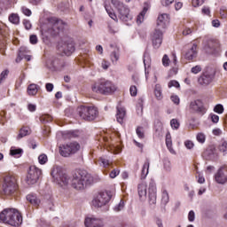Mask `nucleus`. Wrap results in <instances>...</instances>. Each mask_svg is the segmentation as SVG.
<instances>
[{"label": "nucleus", "instance_id": "nucleus-1", "mask_svg": "<svg viewBox=\"0 0 227 227\" xmlns=\"http://www.w3.org/2000/svg\"><path fill=\"white\" fill-rule=\"evenodd\" d=\"M51 175L53 178V182L60 187H67L70 184L73 189L76 191H82L86 189L87 185L93 184V177L86 171H77L70 178L67 173L64 172L63 168L59 166H54L51 169Z\"/></svg>", "mask_w": 227, "mask_h": 227}, {"label": "nucleus", "instance_id": "nucleus-2", "mask_svg": "<svg viewBox=\"0 0 227 227\" xmlns=\"http://www.w3.org/2000/svg\"><path fill=\"white\" fill-rule=\"evenodd\" d=\"M0 221L10 226H20L22 215L16 208H5L0 213Z\"/></svg>", "mask_w": 227, "mask_h": 227}, {"label": "nucleus", "instance_id": "nucleus-3", "mask_svg": "<svg viewBox=\"0 0 227 227\" xmlns=\"http://www.w3.org/2000/svg\"><path fill=\"white\" fill-rule=\"evenodd\" d=\"M116 85L106 79H98L91 84V90L93 93H98L99 95H113L116 91Z\"/></svg>", "mask_w": 227, "mask_h": 227}, {"label": "nucleus", "instance_id": "nucleus-4", "mask_svg": "<svg viewBox=\"0 0 227 227\" xmlns=\"http://www.w3.org/2000/svg\"><path fill=\"white\" fill-rule=\"evenodd\" d=\"M2 191L5 196H15L19 191V184L15 175L8 174L4 177Z\"/></svg>", "mask_w": 227, "mask_h": 227}, {"label": "nucleus", "instance_id": "nucleus-5", "mask_svg": "<svg viewBox=\"0 0 227 227\" xmlns=\"http://www.w3.org/2000/svg\"><path fill=\"white\" fill-rule=\"evenodd\" d=\"M113 198V192L106 191L98 193L92 200L91 204L95 208H103V212H109V202Z\"/></svg>", "mask_w": 227, "mask_h": 227}, {"label": "nucleus", "instance_id": "nucleus-6", "mask_svg": "<svg viewBox=\"0 0 227 227\" xmlns=\"http://www.w3.org/2000/svg\"><path fill=\"white\" fill-rule=\"evenodd\" d=\"M112 4L114 8L118 12L119 19L123 22H129V20H132V14H130V9L123 3L120 2V0H112Z\"/></svg>", "mask_w": 227, "mask_h": 227}, {"label": "nucleus", "instance_id": "nucleus-7", "mask_svg": "<svg viewBox=\"0 0 227 227\" xmlns=\"http://www.w3.org/2000/svg\"><path fill=\"white\" fill-rule=\"evenodd\" d=\"M59 51L65 56H71L75 51L74 39L68 35H64L59 43Z\"/></svg>", "mask_w": 227, "mask_h": 227}, {"label": "nucleus", "instance_id": "nucleus-8", "mask_svg": "<svg viewBox=\"0 0 227 227\" xmlns=\"http://www.w3.org/2000/svg\"><path fill=\"white\" fill-rule=\"evenodd\" d=\"M46 27L48 28L47 32L54 36L59 35V33L65 29V23H63V20H58L57 18H49Z\"/></svg>", "mask_w": 227, "mask_h": 227}, {"label": "nucleus", "instance_id": "nucleus-9", "mask_svg": "<svg viewBox=\"0 0 227 227\" xmlns=\"http://www.w3.org/2000/svg\"><path fill=\"white\" fill-rule=\"evenodd\" d=\"M79 116L86 121H91L98 115V110L94 106H80L77 109Z\"/></svg>", "mask_w": 227, "mask_h": 227}, {"label": "nucleus", "instance_id": "nucleus-10", "mask_svg": "<svg viewBox=\"0 0 227 227\" xmlns=\"http://www.w3.org/2000/svg\"><path fill=\"white\" fill-rule=\"evenodd\" d=\"M81 150V145L77 142H70L59 146V153L62 157H70Z\"/></svg>", "mask_w": 227, "mask_h": 227}, {"label": "nucleus", "instance_id": "nucleus-11", "mask_svg": "<svg viewBox=\"0 0 227 227\" xmlns=\"http://www.w3.org/2000/svg\"><path fill=\"white\" fill-rule=\"evenodd\" d=\"M40 176H42V169L36 168L35 165L30 166L27 176V184L28 185H35Z\"/></svg>", "mask_w": 227, "mask_h": 227}, {"label": "nucleus", "instance_id": "nucleus-12", "mask_svg": "<svg viewBox=\"0 0 227 227\" xmlns=\"http://www.w3.org/2000/svg\"><path fill=\"white\" fill-rule=\"evenodd\" d=\"M85 227H104V220L97 216H89L84 221Z\"/></svg>", "mask_w": 227, "mask_h": 227}, {"label": "nucleus", "instance_id": "nucleus-13", "mask_svg": "<svg viewBox=\"0 0 227 227\" xmlns=\"http://www.w3.org/2000/svg\"><path fill=\"white\" fill-rule=\"evenodd\" d=\"M148 196L150 203L155 205V202L157 201V185L153 180H151L149 183Z\"/></svg>", "mask_w": 227, "mask_h": 227}, {"label": "nucleus", "instance_id": "nucleus-14", "mask_svg": "<svg viewBox=\"0 0 227 227\" xmlns=\"http://www.w3.org/2000/svg\"><path fill=\"white\" fill-rule=\"evenodd\" d=\"M190 109L192 113H198L199 114H205L207 113L205 106H203V102L200 99L192 101L190 103Z\"/></svg>", "mask_w": 227, "mask_h": 227}, {"label": "nucleus", "instance_id": "nucleus-15", "mask_svg": "<svg viewBox=\"0 0 227 227\" xmlns=\"http://www.w3.org/2000/svg\"><path fill=\"white\" fill-rule=\"evenodd\" d=\"M152 42L154 49H159L162 45V31L156 28L152 34Z\"/></svg>", "mask_w": 227, "mask_h": 227}, {"label": "nucleus", "instance_id": "nucleus-16", "mask_svg": "<svg viewBox=\"0 0 227 227\" xmlns=\"http://www.w3.org/2000/svg\"><path fill=\"white\" fill-rule=\"evenodd\" d=\"M168 26H169V14H160L157 19V29H166Z\"/></svg>", "mask_w": 227, "mask_h": 227}, {"label": "nucleus", "instance_id": "nucleus-17", "mask_svg": "<svg viewBox=\"0 0 227 227\" xmlns=\"http://www.w3.org/2000/svg\"><path fill=\"white\" fill-rule=\"evenodd\" d=\"M137 193H138L139 199L142 201H145V200H146V196H148V185L146 184V183L142 182L138 184Z\"/></svg>", "mask_w": 227, "mask_h": 227}, {"label": "nucleus", "instance_id": "nucleus-18", "mask_svg": "<svg viewBox=\"0 0 227 227\" xmlns=\"http://www.w3.org/2000/svg\"><path fill=\"white\" fill-rule=\"evenodd\" d=\"M215 180L217 184H220L221 185H224V184H227V175L224 174V170L223 169V168H220L215 175Z\"/></svg>", "mask_w": 227, "mask_h": 227}, {"label": "nucleus", "instance_id": "nucleus-19", "mask_svg": "<svg viewBox=\"0 0 227 227\" xmlns=\"http://www.w3.org/2000/svg\"><path fill=\"white\" fill-rule=\"evenodd\" d=\"M198 56V44L193 43L192 47L186 51L184 58L185 59H188L191 61L192 59H194Z\"/></svg>", "mask_w": 227, "mask_h": 227}, {"label": "nucleus", "instance_id": "nucleus-20", "mask_svg": "<svg viewBox=\"0 0 227 227\" xmlns=\"http://www.w3.org/2000/svg\"><path fill=\"white\" fill-rule=\"evenodd\" d=\"M126 111L125 107L121 106V105L117 106V114L116 120L118 123H123V120H125Z\"/></svg>", "mask_w": 227, "mask_h": 227}, {"label": "nucleus", "instance_id": "nucleus-21", "mask_svg": "<svg viewBox=\"0 0 227 227\" xmlns=\"http://www.w3.org/2000/svg\"><path fill=\"white\" fill-rule=\"evenodd\" d=\"M199 84L201 86H208L213 81V77L210 74H203L199 78Z\"/></svg>", "mask_w": 227, "mask_h": 227}, {"label": "nucleus", "instance_id": "nucleus-22", "mask_svg": "<svg viewBox=\"0 0 227 227\" xmlns=\"http://www.w3.org/2000/svg\"><path fill=\"white\" fill-rule=\"evenodd\" d=\"M150 170V160H146L143 165L142 171H141V178L145 179L148 176Z\"/></svg>", "mask_w": 227, "mask_h": 227}, {"label": "nucleus", "instance_id": "nucleus-23", "mask_svg": "<svg viewBox=\"0 0 227 227\" xmlns=\"http://www.w3.org/2000/svg\"><path fill=\"white\" fill-rule=\"evenodd\" d=\"M110 59L113 65H116L120 61V49H116L110 54Z\"/></svg>", "mask_w": 227, "mask_h": 227}, {"label": "nucleus", "instance_id": "nucleus-24", "mask_svg": "<svg viewBox=\"0 0 227 227\" xmlns=\"http://www.w3.org/2000/svg\"><path fill=\"white\" fill-rule=\"evenodd\" d=\"M27 201H29V203L34 207H38V205H40V200L35 194L27 195Z\"/></svg>", "mask_w": 227, "mask_h": 227}, {"label": "nucleus", "instance_id": "nucleus-25", "mask_svg": "<svg viewBox=\"0 0 227 227\" xmlns=\"http://www.w3.org/2000/svg\"><path fill=\"white\" fill-rule=\"evenodd\" d=\"M27 95H29L30 97H35V95H36V93H38V85L32 83L29 84L27 90Z\"/></svg>", "mask_w": 227, "mask_h": 227}, {"label": "nucleus", "instance_id": "nucleus-26", "mask_svg": "<svg viewBox=\"0 0 227 227\" xmlns=\"http://www.w3.org/2000/svg\"><path fill=\"white\" fill-rule=\"evenodd\" d=\"M24 52H29V50L25 46H22L20 48L19 54L16 59V63H20V61H22V59H24Z\"/></svg>", "mask_w": 227, "mask_h": 227}, {"label": "nucleus", "instance_id": "nucleus-27", "mask_svg": "<svg viewBox=\"0 0 227 227\" xmlns=\"http://www.w3.org/2000/svg\"><path fill=\"white\" fill-rule=\"evenodd\" d=\"M146 12H148V8L144 7L143 11L137 17V24H143L145 22V15H146Z\"/></svg>", "mask_w": 227, "mask_h": 227}, {"label": "nucleus", "instance_id": "nucleus-28", "mask_svg": "<svg viewBox=\"0 0 227 227\" xmlns=\"http://www.w3.org/2000/svg\"><path fill=\"white\" fill-rule=\"evenodd\" d=\"M154 95L157 100H162V87L160 84L155 85Z\"/></svg>", "mask_w": 227, "mask_h": 227}, {"label": "nucleus", "instance_id": "nucleus-29", "mask_svg": "<svg viewBox=\"0 0 227 227\" xmlns=\"http://www.w3.org/2000/svg\"><path fill=\"white\" fill-rule=\"evenodd\" d=\"M144 65H145V76L148 75V71H146V68H150V55L148 53H144Z\"/></svg>", "mask_w": 227, "mask_h": 227}, {"label": "nucleus", "instance_id": "nucleus-30", "mask_svg": "<svg viewBox=\"0 0 227 227\" xmlns=\"http://www.w3.org/2000/svg\"><path fill=\"white\" fill-rule=\"evenodd\" d=\"M26 136H29V128L23 127L20 129L18 139H22V137H26Z\"/></svg>", "mask_w": 227, "mask_h": 227}, {"label": "nucleus", "instance_id": "nucleus-31", "mask_svg": "<svg viewBox=\"0 0 227 227\" xmlns=\"http://www.w3.org/2000/svg\"><path fill=\"white\" fill-rule=\"evenodd\" d=\"M161 202L163 203V205H168V203H169V193L167 190H162Z\"/></svg>", "mask_w": 227, "mask_h": 227}, {"label": "nucleus", "instance_id": "nucleus-32", "mask_svg": "<svg viewBox=\"0 0 227 227\" xmlns=\"http://www.w3.org/2000/svg\"><path fill=\"white\" fill-rule=\"evenodd\" d=\"M10 155L12 157H20V155H22V149L12 147L10 150Z\"/></svg>", "mask_w": 227, "mask_h": 227}, {"label": "nucleus", "instance_id": "nucleus-33", "mask_svg": "<svg viewBox=\"0 0 227 227\" xmlns=\"http://www.w3.org/2000/svg\"><path fill=\"white\" fill-rule=\"evenodd\" d=\"M218 149L220 152H222L223 153V155H226V152H227V142L225 140H222L220 142V145L218 146Z\"/></svg>", "mask_w": 227, "mask_h": 227}, {"label": "nucleus", "instance_id": "nucleus-34", "mask_svg": "<svg viewBox=\"0 0 227 227\" xmlns=\"http://www.w3.org/2000/svg\"><path fill=\"white\" fill-rule=\"evenodd\" d=\"M123 208H125V202L121 200L120 202L114 207V211L121 212Z\"/></svg>", "mask_w": 227, "mask_h": 227}, {"label": "nucleus", "instance_id": "nucleus-35", "mask_svg": "<svg viewBox=\"0 0 227 227\" xmlns=\"http://www.w3.org/2000/svg\"><path fill=\"white\" fill-rule=\"evenodd\" d=\"M161 63L165 67H168L169 65H171V59H169V56H168V54L163 55Z\"/></svg>", "mask_w": 227, "mask_h": 227}, {"label": "nucleus", "instance_id": "nucleus-36", "mask_svg": "<svg viewBox=\"0 0 227 227\" xmlns=\"http://www.w3.org/2000/svg\"><path fill=\"white\" fill-rule=\"evenodd\" d=\"M170 127L173 130H178V129H180V121L176 119H172L170 121Z\"/></svg>", "mask_w": 227, "mask_h": 227}, {"label": "nucleus", "instance_id": "nucleus-37", "mask_svg": "<svg viewBox=\"0 0 227 227\" xmlns=\"http://www.w3.org/2000/svg\"><path fill=\"white\" fill-rule=\"evenodd\" d=\"M9 20L12 22V24H19L20 20L19 15L12 13L9 16Z\"/></svg>", "mask_w": 227, "mask_h": 227}, {"label": "nucleus", "instance_id": "nucleus-38", "mask_svg": "<svg viewBox=\"0 0 227 227\" xmlns=\"http://www.w3.org/2000/svg\"><path fill=\"white\" fill-rule=\"evenodd\" d=\"M213 111L217 114H223V113H224V106L221 104H218L214 107Z\"/></svg>", "mask_w": 227, "mask_h": 227}, {"label": "nucleus", "instance_id": "nucleus-39", "mask_svg": "<svg viewBox=\"0 0 227 227\" xmlns=\"http://www.w3.org/2000/svg\"><path fill=\"white\" fill-rule=\"evenodd\" d=\"M99 164L100 166H103V168H107V166H111V162H109V160L106 157H101L99 159Z\"/></svg>", "mask_w": 227, "mask_h": 227}, {"label": "nucleus", "instance_id": "nucleus-40", "mask_svg": "<svg viewBox=\"0 0 227 227\" xmlns=\"http://www.w3.org/2000/svg\"><path fill=\"white\" fill-rule=\"evenodd\" d=\"M64 136H67V137H77L79 136V131H65Z\"/></svg>", "mask_w": 227, "mask_h": 227}, {"label": "nucleus", "instance_id": "nucleus-41", "mask_svg": "<svg viewBox=\"0 0 227 227\" xmlns=\"http://www.w3.org/2000/svg\"><path fill=\"white\" fill-rule=\"evenodd\" d=\"M136 132L139 139H145V129H143V127L137 128Z\"/></svg>", "mask_w": 227, "mask_h": 227}, {"label": "nucleus", "instance_id": "nucleus-42", "mask_svg": "<svg viewBox=\"0 0 227 227\" xmlns=\"http://www.w3.org/2000/svg\"><path fill=\"white\" fill-rule=\"evenodd\" d=\"M196 139L199 143H200L201 145H203V143H205L207 137L205 136V134L203 133H198L196 136Z\"/></svg>", "mask_w": 227, "mask_h": 227}, {"label": "nucleus", "instance_id": "nucleus-43", "mask_svg": "<svg viewBox=\"0 0 227 227\" xmlns=\"http://www.w3.org/2000/svg\"><path fill=\"white\" fill-rule=\"evenodd\" d=\"M194 31H196L195 27H185L183 30V35H184V36H187L189 35H192V33H194Z\"/></svg>", "mask_w": 227, "mask_h": 227}, {"label": "nucleus", "instance_id": "nucleus-44", "mask_svg": "<svg viewBox=\"0 0 227 227\" xmlns=\"http://www.w3.org/2000/svg\"><path fill=\"white\" fill-rule=\"evenodd\" d=\"M47 160H49V159L47 158L46 154H41L39 155L38 157V161H39V164H47Z\"/></svg>", "mask_w": 227, "mask_h": 227}, {"label": "nucleus", "instance_id": "nucleus-45", "mask_svg": "<svg viewBox=\"0 0 227 227\" xmlns=\"http://www.w3.org/2000/svg\"><path fill=\"white\" fill-rule=\"evenodd\" d=\"M10 74V71H8L7 69L4 70L1 74H0V84L3 82V81H4V79H6V77H8V74Z\"/></svg>", "mask_w": 227, "mask_h": 227}, {"label": "nucleus", "instance_id": "nucleus-46", "mask_svg": "<svg viewBox=\"0 0 227 227\" xmlns=\"http://www.w3.org/2000/svg\"><path fill=\"white\" fill-rule=\"evenodd\" d=\"M163 166L167 171H171V161L169 160L165 159L163 160Z\"/></svg>", "mask_w": 227, "mask_h": 227}, {"label": "nucleus", "instance_id": "nucleus-47", "mask_svg": "<svg viewBox=\"0 0 227 227\" xmlns=\"http://www.w3.org/2000/svg\"><path fill=\"white\" fill-rule=\"evenodd\" d=\"M20 10L24 15H26L27 17H31V10H29L27 7L22 6Z\"/></svg>", "mask_w": 227, "mask_h": 227}, {"label": "nucleus", "instance_id": "nucleus-48", "mask_svg": "<svg viewBox=\"0 0 227 227\" xmlns=\"http://www.w3.org/2000/svg\"><path fill=\"white\" fill-rule=\"evenodd\" d=\"M106 10V12L108 13L110 19H113V20H116L117 17L114 12H113L112 9H107V6L105 7Z\"/></svg>", "mask_w": 227, "mask_h": 227}, {"label": "nucleus", "instance_id": "nucleus-49", "mask_svg": "<svg viewBox=\"0 0 227 227\" xmlns=\"http://www.w3.org/2000/svg\"><path fill=\"white\" fill-rule=\"evenodd\" d=\"M184 146L187 150H192V148H194V143L191 140H185Z\"/></svg>", "mask_w": 227, "mask_h": 227}, {"label": "nucleus", "instance_id": "nucleus-50", "mask_svg": "<svg viewBox=\"0 0 227 227\" xmlns=\"http://www.w3.org/2000/svg\"><path fill=\"white\" fill-rule=\"evenodd\" d=\"M196 219V214L194 213V211L191 210L188 214V221L190 223H194Z\"/></svg>", "mask_w": 227, "mask_h": 227}, {"label": "nucleus", "instance_id": "nucleus-51", "mask_svg": "<svg viewBox=\"0 0 227 227\" xmlns=\"http://www.w3.org/2000/svg\"><path fill=\"white\" fill-rule=\"evenodd\" d=\"M205 3V0H192V4L194 8H198V6H201Z\"/></svg>", "mask_w": 227, "mask_h": 227}, {"label": "nucleus", "instance_id": "nucleus-52", "mask_svg": "<svg viewBox=\"0 0 227 227\" xmlns=\"http://www.w3.org/2000/svg\"><path fill=\"white\" fill-rule=\"evenodd\" d=\"M168 88H180V83L177 81L172 80L168 82Z\"/></svg>", "mask_w": 227, "mask_h": 227}, {"label": "nucleus", "instance_id": "nucleus-53", "mask_svg": "<svg viewBox=\"0 0 227 227\" xmlns=\"http://www.w3.org/2000/svg\"><path fill=\"white\" fill-rule=\"evenodd\" d=\"M160 3L162 6L168 7L171 6L175 3V0H160Z\"/></svg>", "mask_w": 227, "mask_h": 227}, {"label": "nucleus", "instance_id": "nucleus-54", "mask_svg": "<svg viewBox=\"0 0 227 227\" xmlns=\"http://www.w3.org/2000/svg\"><path fill=\"white\" fill-rule=\"evenodd\" d=\"M129 92L131 97H136L137 95V87H136L135 85H132L129 88Z\"/></svg>", "mask_w": 227, "mask_h": 227}, {"label": "nucleus", "instance_id": "nucleus-55", "mask_svg": "<svg viewBox=\"0 0 227 227\" xmlns=\"http://www.w3.org/2000/svg\"><path fill=\"white\" fill-rule=\"evenodd\" d=\"M118 175H120V169L114 168L110 172V178H116Z\"/></svg>", "mask_w": 227, "mask_h": 227}, {"label": "nucleus", "instance_id": "nucleus-56", "mask_svg": "<svg viewBox=\"0 0 227 227\" xmlns=\"http://www.w3.org/2000/svg\"><path fill=\"white\" fill-rule=\"evenodd\" d=\"M29 42L32 43V45H36V43H38V37L35 35H30Z\"/></svg>", "mask_w": 227, "mask_h": 227}, {"label": "nucleus", "instance_id": "nucleus-57", "mask_svg": "<svg viewBox=\"0 0 227 227\" xmlns=\"http://www.w3.org/2000/svg\"><path fill=\"white\" fill-rule=\"evenodd\" d=\"M170 99L172 100V102L174 104H176V106H178V104H180V98L178 96H176V95H172L170 97Z\"/></svg>", "mask_w": 227, "mask_h": 227}, {"label": "nucleus", "instance_id": "nucleus-58", "mask_svg": "<svg viewBox=\"0 0 227 227\" xmlns=\"http://www.w3.org/2000/svg\"><path fill=\"white\" fill-rule=\"evenodd\" d=\"M166 145L167 146L173 145V141L171 140V134L169 133L166 135Z\"/></svg>", "mask_w": 227, "mask_h": 227}, {"label": "nucleus", "instance_id": "nucleus-59", "mask_svg": "<svg viewBox=\"0 0 227 227\" xmlns=\"http://www.w3.org/2000/svg\"><path fill=\"white\" fill-rule=\"evenodd\" d=\"M210 118L213 123H219V115L215 114H211Z\"/></svg>", "mask_w": 227, "mask_h": 227}, {"label": "nucleus", "instance_id": "nucleus-60", "mask_svg": "<svg viewBox=\"0 0 227 227\" xmlns=\"http://www.w3.org/2000/svg\"><path fill=\"white\" fill-rule=\"evenodd\" d=\"M192 74H200L201 72V66H195L191 70Z\"/></svg>", "mask_w": 227, "mask_h": 227}, {"label": "nucleus", "instance_id": "nucleus-61", "mask_svg": "<svg viewBox=\"0 0 227 227\" xmlns=\"http://www.w3.org/2000/svg\"><path fill=\"white\" fill-rule=\"evenodd\" d=\"M27 109L30 113H35V111H36V105L29 103L27 105Z\"/></svg>", "mask_w": 227, "mask_h": 227}, {"label": "nucleus", "instance_id": "nucleus-62", "mask_svg": "<svg viewBox=\"0 0 227 227\" xmlns=\"http://www.w3.org/2000/svg\"><path fill=\"white\" fill-rule=\"evenodd\" d=\"M212 134L214 136H221L223 134V130L219 128H215L212 130Z\"/></svg>", "mask_w": 227, "mask_h": 227}, {"label": "nucleus", "instance_id": "nucleus-63", "mask_svg": "<svg viewBox=\"0 0 227 227\" xmlns=\"http://www.w3.org/2000/svg\"><path fill=\"white\" fill-rule=\"evenodd\" d=\"M23 26H25V29H30L32 27L31 21L27 20H23Z\"/></svg>", "mask_w": 227, "mask_h": 227}, {"label": "nucleus", "instance_id": "nucleus-64", "mask_svg": "<svg viewBox=\"0 0 227 227\" xmlns=\"http://www.w3.org/2000/svg\"><path fill=\"white\" fill-rule=\"evenodd\" d=\"M202 13L204 15H210V7L204 6L202 8Z\"/></svg>", "mask_w": 227, "mask_h": 227}]
</instances>
